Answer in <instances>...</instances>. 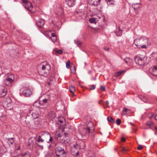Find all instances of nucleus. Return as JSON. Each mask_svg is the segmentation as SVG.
Wrapping results in <instances>:
<instances>
[{"mask_svg":"<svg viewBox=\"0 0 157 157\" xmlns=\"http://www.w3.org/2000/svg\"><path fill=\"white\" fill-rule=\"evenodd\" d=\"M134 44L139 48H146L151 45V41L146 37H143L135 40Z\"/></svg>","mask_w":157,"mask_h":157,"instance_id":"f257e3e1","label":"nucleus"},{"mask_svg":"<svg viewBox=\"0 0 157 157\" xmlns=\"http://www.w3.org/2000/svg\"><path fill=\"white\" fill-rule=\"evenodd\" d=\"M82 133L84 136L92 137L95 136V134L94 133V130L91 129L89 127L83 129Z\"/></svg>","mask_w":157,"mask_h":157,"instance_id":"f03ea898","label":"nucleus"},{"mask_svg":"<svg viewBox=\"0 0 157 157\" xmlns=\"http://www.w3.org/2000/svg\"><path fill=\"white\" fill-rule=\"evenodd\" d=\"M23 2L24 3V6L28 11L31 12L33 8V6L31 3L28 1L27 0H23Z\"/></svg>","mask_w":157,"mask_h":157,"instance_id":"7ed1b4c3","label":"nucleus"},{"mask_svg":"<svg viewBox=\"0 0 157 157\" xmlns=\"http://www.w3.org/2000/svg\"><path fill=\"white\" fill-rule=\"evenodd\" d=\"M144 59V58L140 56H136L134 58V60L136 63L140 66H142L145 63Z\"/></svg>","mask_w":157,"mask_h":157,"instance_id":"20e7f679","label":"nucleus"},{"mask_svg":"<svg viewBox=\"0 0 157 157\" xmlns=\"http://www.w3.org/2000/svg\"><path fill=\"white\" fill-rule=\"evenodd\" d=\"M7 90L5 86H0V97H3L6 94Z\"/></svg>","mask_w":157,"mask_h":157,"instance_id":"39448f33","label":"nucleus"},{"mask_svg":"<svg viewBox=\"0 0 157 157\" xmlns=\"http://www.w3.org/2000/svg\"><path fill=\"white\" fill-rule=\"evenodd\" d=\"M20 149V146L18 145L16 148V150L11 153V156L13 157H17L21 153Z\"/></svg>","mask_w":157,"mask_h":157,"instance_id":"423d86ee","label":"nucleus"},{"mask_svg":"<svg viewBox=\"0 0 157 157\" xmlns=\"http://www.w3.org/2000/svg\"><path fill=\"white\" fill-rule=\"evenodd\" d=\"M31 114V118L32 120L35 119L38 117V112L36 111H32L30 110L29 114ZM29 116L30 115L29 114Z\"/></svg>","mask_w":157,"mask_h":157,"instance_id":"0eeeda50","label":"nucleus"},{"mask_svg":"<svg viewBox=\"0 0 157 157\" xmlns=\"http://www.w3.org/2000/svg\"><path fill=\"white\" fill-rule=\"evenodd\" d=\"M33 94V92L29 89H26L23 91L22 94L25 97H30Z\"/></svg>","mask_w":157,"mask_h":157,"instance_id":"6e6552de","label":"nucleus"},{"mask_svg":"<svg viewBox=\"0 0 157 157\" xmlns=\"http://www.w3.org/2000/svg\"><path fill=\"white\" fill-rule=\"evenodd\" d=\"M13 79L10 77H7L4 81V84L7 86H10L13 82Z\"/></svg>","mask_w":157,"mask_h":157,"instance_id":"1a4fd4ad","label":"nucleus"},{"mask_svg":"<svg viewBox=\"0 0 157 157\" xmlns=\"http://www.w3.org/2000/svg\"><path fill=\"white\" fill-rule=\"evenodd\" d=\"M51 68V66L47 63H45V64L42 65L41 69L46 71V72H49Z\"/></svg>","mask_w":157,"mask_h":157,"instance_id":"9d476101","label":"nucleus"},{"mask_svg":"<svg viewBox=\"0 0 157 157\" xmlns=\"http://www.w3.org/2000/svg\"><path fill=\"white\" fill-rule=\"evenodd\" d=\"M36 24L39 28H41L44 24V20L43 19H40L36 22Z\"/></svg>","mask_w":157,"mask_h":157,"instance_id":"9b49d317","label":"nucleus"},{"mask_svg":"<svg viewBox=\"0 0 157 157\" xmlns=\"http://www.w3.org/2000/svg\"><path fill=\"white\" fill-rule=\"evenodd\" d=\"M12 101L11 99L8 98L6 99L4 102V105L7 107H10L12 105Z\"/></svg>","mask_w":157,"mask_h":157,"instance_id":"f8f14e48","label":"nucleus"},{"mask_svg":"<svg viewBox=\"0 0 157 157\" xmlns=\"http://www.w3.org/2000/svg\"><path fill=\"white\" fill-rule=\"evenodd\" d=\"M38 72L40 75L45 77H46L48 76L49 73V72H46L45 70H42V69L39 71Z\"/></svg>","mask_w":157,"mask_h":157,"instance_id":"ddd939ff","label":"nucleus"},{"mask_svg":"<svg viewBox=\"0 0 157 157\" xmlns=\"http://www.w3.org/2000/svg\"><path fill=\"white\" fill-rule=\"evenodd\" d=\"M55 152H57V153L60 154L61 155L65 154V152L64 149L59 147H57V150Z\"/></svg>","mask_w":157,"mask_h":157,"instance_id":"4468645a","label":"nucleus"},{"mask_svg":"<svg viewBox=\"0 0 157 157\" xmlns=\"http://www.w3.org/2000/svg\"><path fill=\"white\" fill-rule=\"evenodd\" d=\"M67 4L69 7H72L74 5L75 0H65Z\"/></svg>","mask_w":157,"mask_h":157,"instance_id":"2eb2a0df","label":"nucleus"},{"mask_svg":"<svg viewBox=\"0 0 157 157\" xmlns=\"http://www.w3.org/2000/svg\"><path fill=\"white\" fill-rule=\"evenodd\" d=\"M69 91L72 93H74L75 91V88L74 86H71L69 87Z\"/></svg>","mask_w":157,"mask_h":157,"instance_id":"dca6fc26","label":"nucleus"},{"mask_svg":"<svg viewBox=\"0 0 157 157\" xmlns=\"http://www.w3.org/2000/svg\"><path fill=\"white\" fill-rule=\"evenodd\" d=\"M107 120L108 121L112 123H114L115 122V120L110 117H109L107 118Z\"/></svg>","mask_w":157,"mask_h":157,"instance_id":"f3484780","label":"nucleus"},{"mask_svg":"<svg viewBox=\"0 0 157 157\" xmlns=\"http://www.w3.org/2000/svg\"><path fill=\"white\" fill-rule=\"evenodd\" d=\"M14 138H9L8 139L7 142L9 144H12L13 142V139Z\"/></svg>","mask_w":157,"mask_h":157,"instance_id":"a211bd4d","label":"nucleus"},{"mask_svg":"<svg viewBox=\"0 0 157 157\" xmlns=\"http://www.w3.org/2000/svg\"><path fill=\"white\" fill-rule=\"evenodd\" d=\"M75 43L77 44L78 47H80L81 45V42L78 40H75Z\"/></svg>","mask_w":157,"mask_h":157,"instance_id":"6ab92c4d","label":"nucleus"},{"mask_svg":"<svg viewBox=\"0 0 157 157\" xmlns=\"http://www.w3.org/2000/svg\"><path fill=\"white\" fill-rule=\"evenodd\" d=\"M89 22L91 23H95L96 24V22L95 18H91L89 20Z\"/></svg>","mask_w":157,"mask_h":157,"instance_id":"aec40b11","label":"nucleus"},{"mask_svg":"<svg viewBox=\"0 0 157 157\" xmlns=\"http://www.w3.org/2000/svg\"><path fill=\"white\" fill-rule=\"evenodd\" d=\"M138 5V4L136 3V4H134V5H132V7L134 9L135 11H136V10H137L138 9H139L140 8V6H138V7L135 6L136 5Z\"/></svg>","mask_w":157,"mask_h":157,"instance_id":"412c9836","label":"nucleus"},{"mask_svg":"<svg viewBox=\"0 0 157 157\" xmlns=\"http://www.w3.org/2000/svg\"><path fill=\"white\" fill-rule=\"evenodd\" d=\"M56 135L59 137L63 136V134L60 133L59 131H57L56 132Z\"/></svg>","mask_w":157,"mask_h":157,"instance_id":"4be33fe9","label":"nucleus"},{"mask_svg":"<svg viewBox=\"0 0 157 157\" xmlns=\"http://www.w3.org/2000/svg\"><path fill=\"white\" fill-rule=\"evenodd\" d=\"M123 72V71H121L117 72L115 74L114 76L115 77H117L119 76Z\"/></svg>","mask_w":157,"mask_h":157,"instance_id":"5701e85b","label":"nucleus"},{"mask_svg":"<svg viewBox=\"0 0 157 157\" xmlns=\"http://www.w3.org/2000/svg\"><path fill=\"white\" fill-rule=\"evenodd\" d=\"M44 137H52L50 134L48 132H46L44 134Z\"/></svg>","mask_w":157,"mask_h":157,"instance_id":"b1692460","label":"nucleus"},{"mask_svg":"<svg viewBox=\"0 0 157 157\" xmlns=\"http://www.w3.org/2000/svg\"><path fill=\"white\" fill-rule=\"evenodd\" d=\"M146 124L148 126H151L153 125L154 124L153 122L151 121H148L147 122Z\"/></svg>","mask_w":157,"mask_h":157,"instance_id":"393cba45","label":"nucleus"},{"mask_svg":"<svg viewBox=\"0 0 157 157\" xmlns=\"http://www.w3.org/2000/svg\"><path fill=\"white\" fill-rule=\"evenodd\" d=\"M35 140L36 141H38V142H42L43 141V140L41 138H35Z\"/></svg>","mask_w":157,"mask_h":157,"instance_id":"a878e982","label":"nucleus"},{"mask_svg":"<svg viewBox=\"0 0 157 157\" xmlns=\"http://www.w3.org/2000/svg\"><path fill=\"white\" fill-rule=\"evenodd\" d=\"M131 59L130 58L126 57L124 59V60L125 62L127 64L128 62L130 61Z\"/></svg>","mask_w":157,"mask_h":157,"instance_id":"bb28decb","label":"nucleus"},{"mask_svg":"<svg viewBox=\"0 0 157 157\" xmlns=\"http://www.w3.org/2000/svg\"><path fill=\"white\" fill-rule=\"evenodd\" d=\"M66 67L68 69L70 67V61L69 60H68L66 63Z\"/></svg>","mask_w":157,"mask_h":157,"instance_id":"cd10ccee","label":"nucleus"},{"mask_svg":"<svg viewBox=\"0 0 157 157\" xmlns=\"http://www.w3.org/2000/svg\"><path fill=\"white\" fill-rule=\"evenodd\" d=\"M46 132H40L39 133V135L38 136V137H44V134Z\"/></svg>","mask_w":157,"mask_h":157,"instance_id":"c85d7f7f","label":"nucleus"},{"mask_svg":"<svg viewBox=\"0 0 157 157\" xmlns=\"http://www.w3.org/2000/svg\"><path fill=\"white\" fill-rule=\"evenodd\" d=\"M128 110H129L125 107L123 108L122 113L124 115H125L126 113H124V112H127Z\"/></svg>","mask_w":157,"mask_h":157,"instance_id":"c756f323","label":"nucleus"},{"mask_svg":"<svg viewBox=\"0 0 157 157\" xmlns=\"http://www.w3.org/2000/svg\"><path fill=\"white\" fill-rule=\"evenodd\" d=\"M96 87L94 85H91L90 86V90H93L95 89Z\"/></svg>","mask_w":157,"mask_h":157,"instance_id":"7c9ffc66","label":"nucleus"},{"mask_svg":"<svg viewBox=\"0 0 157 157\" xmlns=\"http://www.w3.org/2000/svg\"><path fill=\"white\" fill-rule=\"evenodd\" d=\"M136 142L138 144V146L137 147V149L139 150H141L143 148L142 146L140 145H139V144L137 141H136Z\"/></svg>","mask_w":157,"mask_h":157,"instance_id":"2f4dec72","label":"nucleus"},{"mask_svg":"<svg viewBox=\"0 0 157 157\" xmlns=\"http://www.w3.org/2000/svg\"><path fill=\"white\" fill-rule=\"evenodd\" d=\"M121 121L120 119H117L116 120V123L117 125H120L121 123Z\"/></svg>","mask_w":157,"mask_h":157,"instance_id":"473e14b6","label":"nucleus"},{"mask_svg":"<svg viewBox=\"0 0 157 157\" xmlns=\"http://www.w3.org/2000/svg\"><path fill=\"white\" fill-rule=\"evenodd\" d=\"M56 53H58L60 54H62L63 53V51L61 50H59L56 51Z\"/></svg>","mask_w":157,"mask_h":157,"instance_id":"72a5a7b5","label":"nucleus"},{"mask_svg":"<svg viewBox=\"0 0 157 157\" xmlns=\"http://www.w3.org/2000/svg\"><path fill=\"white\" fill-rule=\"evenodd\" d=\"M154 115L152 113H149L148 115V117L150 119L152 118L153 116Z\"/></svg>","mask_w":157,"mask_h":157,"instance_id":"f704fd0d","label":"nucleus"},{"mask_svg":"<svg viewBox=\"0 0 157 157\" xmlns=\"http://www.w3.org/2000/svg\"><path fill=\"white\" fill-rule=\"evenodd\" d=\"M37 103L39 104L40 103V101H36L33 104V106H34L37 107L38 105H37Z\"/></svg>","mask_w":157,"mask_h":157,"instance_id":"c9c22d12","label":"nucleus"},{"mask_svg":"<svg viewBox=\"0 0 157 157\" xmlns=\"http://www.w3.org/2000/svg\"><path fill=\"white\" fill-rule=\"evenodd\" d=\"M112 2H114L113 0H108L107 1V3H108V2L109 3V4L110 5L114 4Z\"/></svg>","mask_w":157,"mask_h":157,"instance_id":"e433bc0d","label":"nucleus"},{"mask_svg":"<svg viewBox=\"0 0 157 157\" xmlns=\"http://www.w3.org/2000/svg\"><path fill=\"white\" fill-rule=\"evenodd\" d=\"M100 89L102 90L103 91H105V87L104 86H101Z\"/></svg>","mask_w":157,"mask_h":157,"instance_id":"4c0bfd02","label":"nucleus"},{"mask_svg":"<svg viewBox=\"0 0 157 157\" xmlns=\"http://www.w3.org/2000/svg\"><path fill=\"white\" fill-rule=\"evenodd\" d=\"M48 101V99L46 98H45L42 100V102L44 103H46Z\"/></svg>","mask_w":157,"mask_h":157,"instance_id":"58836bf2","label":"nucleus"},{"mask_svg":"<svg viewBox=\"0 0 157 157\" xmlns=\"http://www.w3.org/2000/svg\"><path fill=\"white\" fill-rule=\"evenodd\" d=\"M127 151V150L125 148H123L122 149V151L123 152H125Z\"/></svg>","mask_w":157,"mask_h":157,"instance_id":"ea45409f","label":"nucleus"},{"mask_svg":"<svg viewBox=\"0 0 157 157\" xmlns=\"http://www.w3.org/2000/svg\"><path fill=\"white\" fill-rule=\"evenodd\" d=\"M55 154H56V156H57V157H59L60 156V155H61L60 154L57 153V152H55Z\"/></svg>","mask_w":157,"mask_h":157,"instance_id":"a19ab883","label":"nucleus"},{"mask_svg":"<svg viewBox=\"0 0 157 157\" xmlns=\"http://www.w3.org/2000/svg\"><path fill=\"white\" fill-rule=\"evenodd\" d=\"M104 49L106 51H108L109 50V48H107V47H104Z\"/></svg>","mask_w":157,"mask_h":157,"instance_id":"79ce46f5","label":"nucleus"},{"mask_svg":"<svg viewBox=\"0 0 157 157\" xmlns=\"http://www.w3.org/2000/svg\"><path fill=\"white\" fill-rule=\"evenodd\" d=\"M121 141L122 142H125L126 141L125 138H121Z\"/></svg>","mask_w":157,"mask_h":157,"instance_id":"37998d69","label":"nucleus"},{"mask_svg":"<svg viewBox=\"0 0 157 157\" xmlns=\"http://www.w3.org/2000/svg\"><path fill=\"white\" fill-rule=\"evenodd\" d=\"M26 118V120H25V121H26V123L27 124L28 123L29 124H30V121H28L27 118Z\"/></svg>","mask_w":157,"mask_h":157,"instance_id":"c03bdc74","label":"nucleus"},{"mask_svg":"<svg viewBox=\"0 0 157 157\" xmlns=\"http://www.w3.org/2000/svg\"><path fill=\"white\" fill-rule=\"evenodd\" d=\"M51 35L52 37H54L56 36V35L54 33H52L51 34Z\"/></svg>","mask_w":157,"mask_h":157,"instance_id":"a18cd8bd","label":"nucleus"},{"mask_svg":"<svg viewBox=\"0 0 157 157\" xmlns=\"http://www.w3.org/2000/svg\"><path fill=\"white\" fill-rule=\"evenodd\" d=\"M109 101H105V104L107 106H108V105H109Z\"/></svg>","mask_w":157,"mask_h":157,"instance_id":"49530a36","label":"nucleus"},{"mask_svg":"<svg viewBox=\"0 0 157 157\" xmlns=\"http://www.w3.org/2000/svg\"><path fill=\"white\" fill-rule=\"evenodd\" d=\"M59 121L61 123H62L63 122V120L59 119Z\"/></svg>","mask_w":157,"mask_h":157,"instance_id":"de8ad7c7","label":"nucleus"},{"mask_svg":"<svg viewBox=\"0 0 157 157\" xmlns=\"http://www.w3.org/2000/svg\"><path fill=\"white\" fill-rule=\"evenodd\" d=\"M31 138H30L29 139V141H28V145L29 146L30 145V144H29V142H30V140H31Z\"/></svg>","mask_w":157,"mask_h":157,"instance_id":"09e8293b","label":"nucleus"},{"mask_svg":"<svg viewBox=\"0 0 157 157\" xmlns=\"http://www.w3.org/2000/svg\"><path fill=\"white\" fill-rule=\"evenodd\" d=\"M63 134L64 135V136L65 137L67 136V133H64Z\"/></svg>","mask_w":157,"mask_h":157,"instance_id":"8fccbe9b","label":"nucleus"},{"mask_svg":"<svg viewBox=\"0 0 157 157\" xmlns=\"http://www.w3.org/2000/svg\"><path fill=\"white\" fill-rule=\"evenodd\" d=\"M155 119L157 121V114L155 115Z\"/></svg>","mask_w":157,"mask_h":157,"instance_id":"3c124183","label":"nucleus"},{"mask_svg":"<svg viewBox=\"0 0 157 157\" xmlns=\"http://www.w3.org/2000/svg\"><path fill=\"white\" fill-rule=\"evenodd\" d=\"M154 69H155V70H157V67L155 66L154 67Z\"/></svg>","mask_w":157,"mask_h":157,"instance_id":"603ef678","label":"nucleus"},{"mask_svg":"<svg viewBox=\"0 0 157 157\" xmlns=\"http://www.w3.org/2000/svg\"><path fill=\"white\" fill-rule=\"evenodd\" d=\"M63 143H64L65 144H66V143H68V141H64V142H62Z\"/></svg>","mask_w":157,"mask_h":157,"instance_id":"864d4df0","label":"nucleus"},{"mask_svg":"<svg viewBox=\"0 0 157 157\" xmlns=\"http://www.w3.org/2000/svg\"><path fill=\"white\" fill-rule=\"evenodd\" d=\"M27 155V154L26 153H25L24 154V157H26V156Z\"/></svg>","mask_w":157,"mask_h":157,"instance_id":"5fc2aeb1","label":"nucleus"},{"mask_svg":"<svg viewBox=\"0 0 157 157\" xmlns=\"http://www.w3.org/2000/svg\"><path fill=\"white\" fill-rule=\"evenodd\" d=\"M36 144L39 146H40L41 147H43V146H40V145L38 143H36Z\"/></svg>","mask_w":157,"mask_h":157,"instance_id":"6e6d98bb","label":"nucleus"},{"mask_svg":"<svg viewBox=\"0 0 157 157\" xmlns=\"http://www.w3.org/2000/svg\"><path fill=\"white\" fill-rule=\"evenodd\" d=\"M78 155V152H77L76 154V156H77Z\"/></svg>","mask_w":157,"mask_h":157,"instance_id":"4d7b16f0","label":"nucleus"},{"mask_svg":"<svg viewBox=\"0 0 157 157\" xmlns=\"http://www.w3.org/2000/svg\"><path fill=\"white\" fill-rule=\"evenodd\" d=\"M52 138H50L49 141H52Z\"/></svg>","mask_w":157,"mask_h":157,"instance_id":"13d9d810","label":"nucleus"},{"mask_svg":"<svg viewBox=\"0 0 157 157\" xmlns=\"http://www.w3.org/2000/svg\"><path fill=\"white\" fill-rule=\"evenodd\" d=\"M155 128L157 132V126H155Z\"/></svg>","mask_w":157,"mask_h":157,"instance_id":"bf43d9fd","label":"nucleus"},{"mask_svg":"<svg viewBox=\"0 0 157 157\" xmlns=\"http://www.w3.org/2000/svg\"><path fill=\"white\" fill-rule=\"evenodd\" d=\"M48 85H51V82H48Z\"/></svg>","mask_w":157,"mask_h":157,"instance_id":"052dcab7","label":"nucleus"},{"mask_svg":"<svg viewBox=\"0 0 157 157\" xmlns=\"http://www.w3.org/2000/svg\"><path fill=\"white\" fill-rule=\"evenodd\" d=\"M93 4V5H94V6H97V5H98V4H97V5H95V4Z\"/></svg>","mask_w":157,"mask_h":157,"instance_id":"680f3d73","label":"nucleus"},{"mask_svg":"<svg viewBox=\"0 0 157 157\" xmlns=\"http://www.w3.org/2000/svg\"><path fill=\"white\" fill-rule=\"evenodd\" d=\"M10 76H11V77H13V75H11Z\"/></svg>","mask_w":157,"mask_h":157,"instance_id":"e2e57ef3","label":"nucleus"},{"mask_svg":"<svg viewBox=\"0 0 157 157\" xmlns=\"http://www.w3.org/2000/svg\"><path fill=\"white\" fill-rule=\"evenodd\" d=\"M156 133H157V132H155V134H156Z\"/></svg>","mask_w":157,"mask_h":157,"instance_id":"0e129e2a","label":"nucleus"},{"mask_svg":"<svg viewBox=\"0 0 157 157\" xmlns=\"http://www.w3.org/2000/svg\"><path fill=\"white\" fill-rule=\"evenodd\" d=\"M98 1L99 2H100L101 1V0H99Z\"/></svg>","mask_w":157,"mask_h":157,"instance_id":"69168bd1","label":"nucleus"},{"mask_svg":"<svg viewBox=\"0 0 157 157\" xmlns=\"http://www.w3.org/2000/svg\"><path fill=\"white\" fill-rule=\"evenodd\" d=\"M132 124V125H134V124Z\"/></svg>","mask_w":157,"mask_h":157,"instance_id":"338daca9","label":"nucleus"},{"mask_svg":"<svg viewBox=\"0 0 157 157\" xmlns=\"http://www.w3.org/2000/svg\"><path fill=\"white\" fill-rule=\"evenodd\" d=\"M74 147H75V145H74Z\"/></svg>","mask_w":157,"mask_h":157,"instance_id":"774afa93","label":"nucleus"}]
</instances>
